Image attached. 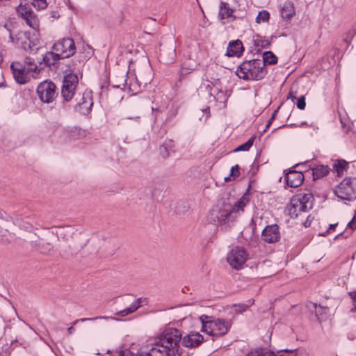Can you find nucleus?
<instances>
[{
	"instance_id": "f8f14e48",
	"label": "nucleus",
	"mask_w": 356,
	"mask_h": 356,
	"mask_svg": "<svg viewBox=\"0 0 356 356\" xmlns=\"http://www.w3.org/2000/svg\"><path fill=\"white\" fill-rule=\"evenodd\" d=\"M176 59V42L171 38L168 43L162 44L160 49L159 60L164 64H171Z\"/></svg>"
},
{
	"instance_id": "2f4dec72",
	"label": "nucleus",
	"mask_w": 356,
	"mask_h": 356,
	"mask_svg": "<svg viewBox=\"0 0 356 356\" xmlns=\"http://www.w3.org/2000/svg\"><path fill=\"white\" fill-rule=\"evenodd\" d=\"M233 10L230 8L227 3L220 2L218 12V17L220 19H227L232 16Z\"/></svg>"
},
{
	"instance_id": "dca6fc26",
	"label": "nucleus",
	"mask_w": 356,
	"mask_h": 356,
	"mask_svg": "<svg viewBox=\"0 0 356 356\" xmlns=\"http://www.w3.org/2000/svg\"><path fill=\"white\" fill-rule=\"evenodd\" d=\"M17 40L21 41L22 47L26 51L36 52L39 49L38 42L31 40L29 33H19Z\"/></svg>"
},
{
	"instance_id": "2eb2a0df",
	"label": "nucleus",
	"mask_w": 356,
	"mask_h": 356,
	"mask_svg": "<svg viewBox=\"0 0 356 356\" xmlns=\"http://www.w3.org/2000/svg\"><path fill=\"white\" fill-rule=\"evenodd\" d=\"M93 105L92 92L90 91H85L81 99L76 103L75 110L83 115H87L91 110Z\"/></svg>"
},
{
	"instance_id": "0eeeda50",
	"label": "nucleus",
	"mask_w": 356,
	"mask_h": 356,
	"mask_svg": "<svg viewBox=\"0 0 356 356\" xmlns=\"http://www.w3.org/2000/svg\"><path fill=\"white\" fill-rule=\"evenodd\" d=\"M335 195L341 200L353 201L356 199V177H346L334 190Z\"/></svg>"
},
{
	"instance_id": "5701e85b",
	"label": "nucleus",
	"mask_w": 356,
	"mask_h": 356,
	"mask_svg": "<svg viewBox=\"0 0 356 356\" xmlns=\"http://www.w3.org/2000/svg\"><path fill=\"white\" fill-rule=\"evenodd\" d=\"M63 136L65 138V140L67 138L70 140L79 139L84 135V131L81 128L74 127L71 128L63 129H62Z\"/></svg>"
},
{
	"instance_id": "cd10ccee",
	"label": "nucleus",
	"mask_w": 356,
	"mask_h": 356,
	"mask_svg": "<svg viewBox=\"0 0 356 356\" xmlns=\"http://www.w3.org/2000/svg\"><path fill=\"white\" fill-rule=\"evenodd\" d=\"M60 59L62 58H60L58 54L53 50L47 52L43 56L42 61L45 66L50 67L51 65H54L56 63V62Z\"/></svg>"
},
{
	"instance_id": "39448f33",
	"label": "nucleus",
	"mask_w": 356,
	"mask_h": 356,
	"mask_svg": "<svg viewBox=\"0 0 356 356\" xmlns=\"http://www.w3.org/2000/svg\"><path fill=\"white\" fill-rule=\"evenodd\" d=\"M314 201V196L311 193L293 196L287 207L289 215L291 218H297L302 213L308 212L312 209Z\"/></svg>"
},
{
	"instance_id": "423d86ee",
	"label": "nucleus",
	"mask_w": 356,
	"mask_h": 356,
	"mask_svg": "<svg viewBox=\"0 0 356 356\" xmlns=\"http://www.w3.org/2000/svg\"><path fill=\"white\" fill-rule=\"evenodd\" d=\"M70 72L65 75L61 89V96L63 101L68 102L74 96L75 90L79 83L76 72L79 71L75 67L70 69Z\"/></svg>"
},
{
	"instance_id": "13d9d810",
	"label": "nucleus",
	"mask_w": 356,
	"mask_h": 356,
	"mask_svg": "<svg viewBox=\"0 0 356 356\" xmlns=\"http://www.w3.org/2000/svg\"><path fill=\"white\" fill-rule=\"evenodd\" d=\"M273 120H271V119L270 118V120H268L267 124H266V129L271 124Z\"/></svg>"
},
{
	"instance_id": "6e6d98bb",
	"label": "nucleus",
	"mask_w": 356,
	"mask_h": 356,
	"mask_svg": "<svg viewBox=\"0 0 356 356\" xmlns=\"http://www.w3.org/2000/svg\"><path fill=\"white\" fill-rule=\"evenodd\" d=\"M9 34H10L9 38H10V41L14 42V37H13V35H12L11 33H9Z\"/></svg>"
},
{
	"instance_id": "ea45409f",
	"label": "nucleus",
	"mask_w": 356,
	"mask_h": 356,
	"mask_svg": "<svg viewBox=\"0 0 356 356\" xmlns=\"http://www.w3.org/2000/svg\"><path fill=\"white\" fill-rule=\"evenodd\" d=\"M270 18V13L266 10H261L256 17V22L260 24L261 22H268Z\"/></svg>"
},
{
	"instance_id": "393cba45",
	"label": "nucleus",
	"mask_w": 356,
	"mask_h": 356,
	"mask_svg": "<svg viewBox=\"0 0 356 356\" xmlns=\"http://www.w3.org/2000/svg\"><path fill=\"white\" fill-rule=\"evenodd\" d=\"M281 16L285 20H290L295 15L294 5L291 1H286L281 8Z\"/></svg>"
},
{
	"instance_id": "7ed1b4c3",
	"label": "nucleus",
	"mask_w": 356,
	"mask_h": 356,
	"mask_svg": "<svg viewBox=\"0 0 356 356\" xmlns=\"http://www.w3.org/2000/svg\"><path fill=\"white\" fill-rule=\"evenodd\" d=\"M264 64L259 59L243 62L236 70V74L243 80H261L266 75Z\"/></svg>"
},
{
	"instance_id": "a18cd8bd",
	"label": "nucleus",
	"mask_w": 356,
	"mask_h": 356,
	"mask_svg": "<svg viewBox=\"0 0 356 356\" xmlns=\"http://www.w3.org/2000/svg\"><path fill=\"white\" fill-rule=\"evenodd\" d=\"M248 306L245 304L235 305L234 308L236 312L242 313L248 309Z\"/></svg>"
},
{
	"instance_id": "c85d7f7f",
	"label": "nucleus",
	"mask_w": 356,
	"mask_h": 356,
	"mask_svg": "<svg viewBox=\"0 0 356 356\" xmlns=\"http://www.w3.org/2000/svg\"><path fill=\"white\" fill-rule=\"evenodd\" d=\"M333 170L337 172L338 177H341L348 168V163L343 159L336 160L332 165Z\"/></svg>"
},
{
	"instance_id": "864d4df0",
	"label": "nucleus",
	"mask_w": 356,
	"mask_h": 356,
	"mask_svg": "<svg viewBox=\"0 0 356 356\" xmlns=\"http://www.w3.org/2000/svg\"><path fill=\"white\" fill-rule=\"evenodd\" d=\"M349 295L353 301L355 309L356 311V291L350 292V293H349Z\"/></svg>"
},
{
	"instance_id": "a19ab883",
	"label": "nucleus",
	"mask_w": 356,
	"mask_h": 356,
	"mask_svg": "<svg viewBox=\"0 0 356 356\" xmlns=\"http://www.w3.org/2000/svg\"><path fill=\"white\" fill-rule=\"evenodd\" d=\"M172 140H168V143H165L164 145L159 147V154L163 159H167L170 156L169 150L167 146H170L172 143Z\"/></svg>"
},
{
	"instance_id": "e2e57ef3",
	"label": "nucleus",
	"mask_w": 356,
	"mask_h": 356,
	"mask_svg": "<svg viewBox=\"0 0 356 356\" xmlns=\"http://www.w3.org/2000/svg\"><path fill=\"white\" fill-rule=\"evenodd\" d=\"M355 218H356V211H355V214L354 216V219H355Z\"/></svg>"
},
{
	"instance_id": "603ef678",
	"label": "nucleus",
	"mask_w": 356,
	"mask_h": 356,
	"mask_svg": "<svg viewBox=\"0 0 356 356\" xmlns=\"http://www.w3.org/2000/svg\"><path fill=\"white\" fill-rule=\"evenodd\" d=\"M313 218H311L310 216H308L306 220L303 222V225L305 227H308L311 225Z\"/></svg>"
},
{
	"instance_id": "4be33fe9",
	"label": "nucleus",
	"mask_w": 356,
	"mask_h": 356,
	"mask_svg": "<svg viewBox=\"0 0 356 356\" xmlns=\"http://www.w3.org/2000/svg\"><path fill=\"white\" fill-rule=\"evenodd\" d=\"M306 307L311 312H314L316 316L319 321L325 320L329 312V308L327 307H322L320 305L309 302L306 305Z\"/></svg>"
},
{
	"instance_id": "7c9ffc66",
	"label": "nucleus",
	"mask_w": 356,
	"mask_h": 356,
	"mask_svg": "<svg viewBox=\"0 0 356 356\" xmlns=\"http://www.w3.org/2000/svg\"><path fill=\"white\" fill-rule=\"evenodd\" d=\"M108 319L116 320V318H113V317H109V316H97V317H94V318H83L77 319L72 323V325L67 329V332L70 334H73L74 332L75 331L74 325H75L79 321L85 322V321H95V320H108Z\"/></svg>"
},
{
	"instance_id": "72a5a7b5",
	"label": "nucleus",
	"mask_w": 356,
	"mask_h": 356,
	"mask_svg": "<svg viewBox=\"0 0 356 356\" xmlns=\"http://www.w3.org/2000/svg\"><path fill=\"white\" fill-rule=\"evenodd\" d=\"M245 356H275V354L269 349L259 348L252 350Z\"/></svg>"
},
{
	"instance_id": "1a4fd4ad",
	"label": "nucleus",
	"mask_w": 356,
	"mask_h": 356,
	"mask_svg": "<svg viewBox=\"0 0 356 356\" xmlns=\"http://www.w3.org/2000/svg\"><path fill=\"white\" fill-rule=\"evenodd\" d=\"M52 50L58 53L62 59L69 58L75 53L74 41L70 38L60 40L54 44Z\"/></svg>"
},
{
	"instance_id": "de8ad7c7",
	"label": "nucleus",
	"mask_w": 356,
	"mask_h": 356,
	"mask_svg": "<svg viewBox=\"0 0 356 356\" xmlns=\"http://www.w3.org/2000/svg\"><path fill=\"white\" fill-rule=\"evenodd\" d=\"M337 226V223L330 225L328 229L324 233L319 234V236H326L327 234V233H329L331 230L334 229Z\"/></svg>"
},
{
	"instance_id": "8fccbe9b",
	"label": "nucleus",
	"mask_w": 356,
	"mask_h": 356,
	"mask_svg": "<svg viewBox=\"0 0 356 356\" xmlns=\"http://www.w3.org/2000/svg\"><path fill=\"white\" fill-rule=\"evenodd\" d=\"M347 227L352 229H354L356 228V218L354 219V218L352 219L351 221H350L348 225H347Z\"/></svg>"
},
{
	"instance_id": "4468645a",
	"label": "nucleus",
	"mask_w": 356,
	"mask_h": 356,
	"mask_svg": "<svg viewBox=\"0 0 356 356\" xmlns=\"http://www.w3.org/2000/svg\"><path fill=\"white\" fill-rule=\"evenodd\" d=\"M280 238V228L277 224L267 225L261 232V239L268 243H277Z\"/></svg>"
},
{
	"instance_id": "a211bd4d",
	"label": "nucleus",
	"mask_w": 356,
	"mask_h": 356,
	"mask_svg": "<svg viewBox=\"0 0 356 356\" xmlns=\"http://www.w3.org/2000/svg\"><path fill=\"white\" fill-rule=\"evenodd\" d=\"M284 179L288 186L297 188L302 184L304 175L300 171L290 170L286 174Z\"/></svg>"
},
{
	"instance_id": "b1692460",
	"label": "nucleus",
	"mask_w": 356,
	"mask_h": 356,
	"mask_svg": "<svg viewBox=\"0 0 356 356\" xmlns=\"http://www.w3.org/2000/svg\"><path fill=\"white\" fill-rule=\"evenodd\" d=\"M7 222L0 219V243L8 244L13 239V235L6 228Z\"/></svg>"
},
{
	"instance_id": "0e129e2a",
	"label": "nucleus",
	"mask_w": 356,
	"mask_h": 356,
	"mask_svg": "<svg viewBox=\"0 0 356 356\" xmlns=\"http://www.w3.org/2000/svg\"><path fill=\"white\" fill-rule=\"evenodd\" d=\"M306 124V122H302V124H301L302 125V124Z\"/></svg>"
},
{
	"instance_id": "6ab92c4d",
	"label": "nucleus",
	"mask_w": 356,
	"mask_h": 356,
	"mask_svg": "<svg viewBox=\"0 0 356 356\" xmlns=\"http://www.w3.org/2000/svg\"><path fill=\"white\" fill-rule=\"evenodd\" d=\"M139 85H147L152 80V70L149 63H146L143 69L138 68L135 74Z\"/></svg>"
},
{
	"instance_id": "20e7f679",
	"label": "nucleus",
	"mask_w": 356,
	"mask_h": 356,
	"mask_svg": "<svg viewBox=\"0 0 356 356\" xmlns=\"http://www.w3.org/2000/svg\"><path fill=\"white\" fill-rule=\"evenodd\" d=\"M202 323V331L214 337H220L227 333L231 323L222 318H215L213 316L202 315L200 316Z\"/></svg>"
},
{
	"instance_id": "052dcab7",
	"label": "nucleus",
	"mask_w": 356,
	"mask_h": 356,
	"mask_svg": "<svg viewBox=\"0 0 356 356\" xmlns=\"http://www.w3.org/2000/svg\"><path fill=\"white\" fill-rule=\"evenodd\" d=\"M229 179H229V177H225V181H228V180H229Z\"/></svg>"
},
{
	"instance_id": "c756f323",
	"label": "nucleus",
	"mask_w": 356,
	"mask_h": 356,
	"mask_svg": "<svg viewBox=\"0 0 356 356\" xmlns=\"http://www.w3.org/2000/svg\"><path fill=\"white\" fill-rule=\"evenodd\" d=\"M23 65H25L27 70L32 73L33 79L37 78L41 69L35 63L33 60L30 58H26Z\"/></svg>"
},
{
	"instance_id": "f03ea898",
	"label": "nucleus",
	"mask_w": 356,
	"mask_h": 356,
	"mask_svg": "<svg viewBox=\"0 0 356 356\" xmlns=\"http://www.w3.org/2000/svg\"><path fill=\"white\" fill-rule=\"evenodd\" d=\"M181 337L182 334L179 330L168 327L160 334L155 342L162 345V347L168 352L169 356H181Z\"/></svg>"
},
{
	"instance_id": "c9c22d12",
	"label": "nucleus",
	"mask_w": 356,
	"mask_h": 356,
	"mask_svg": "<svg viewBox=\"0 0 356 356\" xmlns=\"http://www.w3.org/2000/svg\"><path fill=\"white\" fill-rule=\"evenodd\" d=\"M252 42L254 45L258 48H267L270 45L268 40L258 35L253 38Z\"/></svg>"
},
{
	"instance_id": "4c0bfd02",
	"label": "nucleus",
	"mask_w": 356,
	"mask_h": 356,
	"mask_svg": "<svg viewBox=\"0 0 356 356\" xmlns=\"http://www.w3.org/2000/svg\"><path fill=\"white\" fill-rule=\"evenodd\" d=\"M127 84L126 75L122 73L120 76H117V79L113 81L112 87L124 89Z\"/></svg>"
},
{
	"instance_id": "a878e982",
	"label": "nucleus",
	"mask_w": 356,
	"mask_h": 356,
	"mask_svg": "<svg viewBox=\"0 0 356 356\" xmlns=\"http://www.w3.org/2000/svg\"><path fill=\"white\" fill-rule=\"evenodd\" d=\"M145 301V299H143V298H138L134 302H132L129 307L117 312L116 315L120 317H124L131 314L139 309L141 307V304Z\"/></svg>"
},
{
	"instance_id": "09e8293b",
	"label": "nucleus",
	"mask_w": 356,
	"mask_h": 356,
	"mask_svg": "<svg viewBox=\"0 0 356 356\" xmlns=\"http://www.w3.org/2000/svg\"><path fill=\"white\" fill-rule=\"evenodd\" d=\"M136 355L135 356H136ZM118 356H134V355L131 353L129 350H120L118 352Z\"/></svg>"
},
{
	"instance_id": "79ce46f5",
	"label": "nucleus",
	"mask_w": 356,
	"mask_h": 356,
	"mask_svg": "<svg viewBox=\"0 0 356 356\" xmlns=\"http://www.w3.org/2000/svg\"><path fill=\"white\" fill-rule=\"evenodd\" d=\"M31 4L38 10L44 9L47 6L46 0H32Z\"/></svg>"
},
{
	"instance_id": "aec40b11",
	"label": "nucleus",
	"mask_w": 356,
	"mask_h": 356,
	"mask_svg": "<svg viewBox=\"0 0 356 356\" xmlns=\"http://www.w3.org/2000/svg\"><path fill=\"white\" fill-rule=\"evenodd\" d=\"M136 356H169L168 352L156 342L146 351L139 350Z\"/></svg>"
},
{
	"instance_id": "9b49d317",
	"label": "nucleus",
	"mask_w": 356,
	"mask_h": 356,
	"mask_svg": "<svg viewBox=\"0 0 356 356\" xmlns=\"http://www.w3.org/2000/svg\"><path fill=\"white\" fill-rule=\"evenodd\" d=\"M10 70L14 79L17 83L25 84L33 78L32 73L27 70L25 65L20 62H13Z\"/></svg>"
},
{
	"instance_id": "680f3d73",
	"label": "nucleus",
	"mask_w": 356,
	"mask_h": 356,
	"mask_svg": "<svg viewBox=\"0 0 356 356\" xmlns=\"http://www.w3.org/2000/svg\"><path fill=\"white\" fill-rule=\"evenodd\" d=\"M113 356H118V352H117L116 354Z\"/></svg>"
},
{
	"instance_id": "bb28decb",
	"label": "nucleus",
	"mask_w": 356,
	"mask_h": 356,
	"mask_svg": "<svg viewBox=\"0 0 356 356\" xmlns=\"http://www.w3.org/2000/svg\"><path fill=\"white\" fill-rule=\"evenodd\" d=\"M313 179L314 180L319 179L326 176L330 168L327 165H317L312 168Z\"/></svg>"
},
{
	"instance_id": "c03bdc74",
	"label": "nucleus",
	"mask_w": 356,
	"mask_h": 356,
	"mask_svg": "<svg viewBox=\"0 0 356 356\" xmlns=\"http://www.w3.org/2000/svg\"><path fill=\"white\" fill-rule=\"evenodd\" d=\"M278 355L275 356H295L296 355V350H282L278 352Z\"/></svg>"
},
{
	"instance_id": "f3484780",
	"label": "nucleus",
	"mask_w": 356,
	"mask_h": 356,
	"mask_svg": "<svg viewBox=\"0 0 356 356\" xmlns=\"http://www.w3.org/2000/svg\"><path fill=\"white\" fill-rule=\"evenodd\" d=\"M203 336L198 332H191L181 337V343L186 348L199 346L203 341Z\"/></svg>"
},
{
	"instance_id": "9d476101",
	"label": "nucleus",
	"mask_w": 356,
	"mask_h": 356,
	"mask_svg": "<svg viewBox=\"0 0 356 356\" xmlns=\"http://www.w3.org/2000/svg\"><path fill=\"white\" fill-rule=\"evenodd\" d=\"M248 257V254L243 248L235 247L228 254L227 260L233 268L239 270L243 267Z\"/></svg>"
},
{
	"instance_id": "37998d69",
	"label": "nucleus",
	"mask_w": 356,
	"mask_h": 356,
	"mask_svg": "<svg viewBox=\"0 0 356 356\" xmlns=\"http://www.w3.org/2000/svg\"><path fill=\"white\" fill-rule=\"evenodd\" d=\"M201 113L202 115L200 117V120L206 122L209 118L210 117V108L209 106H207L205 108L201 110Z\"/></svg>"
},
{
	"instance_id": "ddd939ff",
	"label": "nucleus",
	"mask_w": 356,
	"mask_h": 356,
	"mask_svg": "<svg viewBox=\"0 0 356 356\" xmlns=\"http://www.w3.org/2000/svg\"><path fill=\"white\" fill-rule=\"evenodd\" d=\"M17 13L26 21L28 26L37 29L39 26V21L36 15L26 5L20 4L17 8Z\"/></svg>"
},
{
	"instance_id": "473e14b6",
	"label": "nucleus",
	"mask_w": 356,
	"mask_h": 356,
	"mask_svg": "<svg viewBox=\"0 0 356 356\" xmlns=\"http://www.w3.org/2000/svg\"><path fill=\"white\" fill-rule=\"evenodd\" d=\"M288 99H291L293 102L295 99H297L296 105L298 108L300 110H303L305 108V97L304 95H301L299 98L296 97V92H293V89L290 90L289 95L287 97Z\"/></svg>"
},
{
	"instance_id": "f257e3e1",
	"label": "nucleus",
	"mask_w": 356,
	"mask_h": 356,
	"mask_svg": "<svg viewBox=\"0 0 356 356\" xmlns=\"http://www.w3.org/2000/svg\"><path fill=\"white\" fill-rule=\"evenodd\" d=\"M248 202L249 198L245 194L232 207L225 203L216 204L210 210L208 221L218 225L221 230L227 231L233 225L237 216L243 212V208Z\"/></svg>"
},
{
	"instance_id": "58836bf2",
	"label": "nucleus",
	"mask_w": 356,
	"mask_h": 356,
	"mask_svg": "<svg viewBox=\"0 0 356 356\" xmlns=\"http://www.w3.org/2000/svg\"><path fill=\"white\" fill-rule=\"evenodd\" d=\"M255 139V136H253L250 137L247 142L245 143L239 145L237 148L235 149V152H240V151H248L250 149V148L252 146L254 140Z\"/></svg>"
},
{
	"instance_id": "5fc2aeb1",
	"label": "nucleus",
	"mask_w": 356,
	"mask_h": 356,
	"mask_svg": "<svg viewBox=\"0 0 356 356\" xmlns=\"http://www.w3.org/2000/svg\"><path fill=\"white\" fill-rule=\"evenodd\" d=\"M277 113H278V109L274 111V112H273V115H272V116L270 118L271 120H273L275 119V116H276Z\"/></svg>"
},
{
	"instance_id": "e433bc0d",
	"label": "nucleus",
	"mask_w": 356,
	"mask_h": 356,
	"mask_svg": "<svg viewBox=\"0 0 356 356\" xmlns=\"http://www.w3.org/2000/svg\"><path fill=\"white\" fill-rule=\"evenodd\" d=\"M261 62L264 64L273 65L277 63V58L275 54L271 51H266L264 54L263 60Z\"/></svg>"
},
{
	"instance_id": "f704fd0d",
	"label": "nucleus",
	"mask_w": 356,
	"mask_h": 356,
	"mask_svg": "<svg viewBox=\"0 0 356 356\" xmlns=\"http://www.w3.org/2000/svg\"><path fill=\"white\" fill-rule=\"evenodd\" d=\"M36 249L42 254H47L53 248V245L50 243H47L43 240H39L35 243Z\"/></svg>"
},
{
	"instance_id": "bf43d9fd",
	"label": "nucleus",
	"mask_w": 356,
	"mask_h": 356,
	"mask_svg": "<svg viewBox=\"0 0 356 356\" xmlns=\"http://www.w3.org/2000/svg\"><path fill=\"white\" fill-rule=\"evenodd\" d=\"M342 235H343V233H342V232H341V233H340V234H339L338 235H337V236H335V239H337V238H339V237H340V236H341Z\"/></svg>"
},
{
	"instance_id": "3c124183",
	"label": "nucleus",
	"mask_w": 356,
	"mask_h": 356,
	"mask_svg": "<svg viewBox=\"0 0 356 356\" xmlns=\"http://www.w3.org/2000/svg\"><path fill=\"white\" fill-rule=\"evenodd\" d=\"M5 86H6V82L4 81L3 72H2L1 69L0 68V87L2 88V87H5Z\"/></svg>"
},
{
	"instance_id": "4d7b16f0",
	"label": "nucleus",
	"mask_w": 356,
	"mask_h": 356,
	"mask_svg": "<svg viewBox=\"0 0 356 356\" xmlns=\"http://www.w3.org/2000/svg\"><path fill=\"white\" fill-rule=\"evenodd\" d=\"M129 119H134L136 120H138L140 119V117L139 116H136L135 118L134 117H128Z\"/></svg>"
},
{
	"instance_id": "412c9836",
	"label": "nucleus",
	"mask_w": 356,
	"mask_h": 356,
	"mask_svg": "<svg viewBox=\"0 0 356 356\" xmlns=\"http://www.w3.org/2000/svg\"><path fill=\"white\" fill-rule=\"evenodd\" d=\"M243 43L240 40L231 41L227 48L225 56L228 57H241L243 52Z\"/></svg>"
},
{
	"instance_id": "6e6552de",
	"label": "nucleus",
	"mask_w": 356,
	"mask_h": 356,
	"mask_svg": "<svg viewBox=\"0 0 356 356\" xmlns=\"http://www.w3.org/2000/svg\"><path fill=\"white\" fill-rule=\"evenodd\" d=\"M36 92L39 99L45 104L54 101L58 95L56 84L49 80H45L38 85Z\"/></svg>"
},
{
	"instance_id": "49530a36",
	"label": "nucleus",
	"mask_w": 356,
	"mask_h": 356,
	"mask_svg": "<svg viewBox=\"0 0 356 356\" xmlns=\"http://www.w3.org/2000/svg\"><path fill=\"white\" fill-rule=\"evenodd\" d=\"M238 165H236L234 166H232L231 168L230 172H231V176H233L234 178L239 176V171H238Z\"/></svg>"
}]
</instances>
